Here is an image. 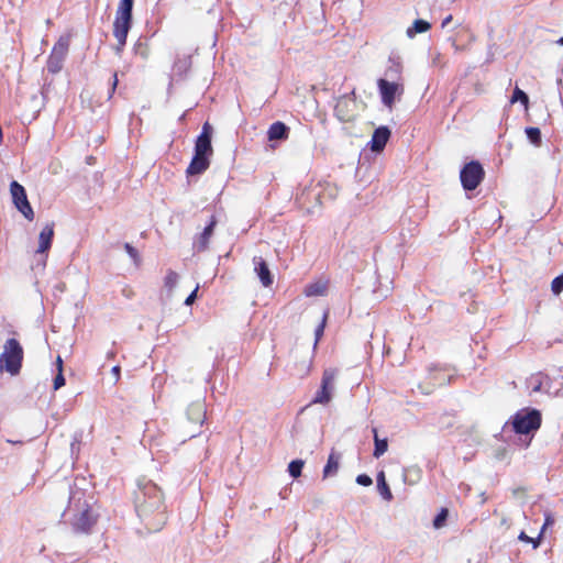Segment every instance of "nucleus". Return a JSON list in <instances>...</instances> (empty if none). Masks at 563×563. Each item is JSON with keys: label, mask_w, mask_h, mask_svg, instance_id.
<instances>
[{"label": "nucleus", "mask_w": 563, "mask_h": 563, "mask_svg": "<svg viewBox=\"0 0 563 563\" xmlns=\"http://www.w3.org/2000/svg\"><path fill=\"white\" fill-rule=\"evenodd\" d=\"M310 368H311V360L310 358L303 361L300 367H298L297 364H295V369L300 377L307 376L310 372Z\"/></svg>", "instance_id": "nucleus-30"}, {"label": "nucleus", "mask_w": 563, "mask_h": 563, "mask_svg": "<svg viewBox=\"0 0 563 563\" xmlns=\"http://www.w3.org/2000/svg\"><path fill=\"white\" fill-rule=\"evenodd\" d=\"M431 29V24L428 21L418 19L415 20L412 25L407 29V36L412 38L419 33L428 32Z\"/></svg>", "instance_id": "nucleus-19"}, {"label": "nucleus", "mask_w": 563, "mask_h": 563, "mask_svg": "<svg viewBox=\"0 0 563 563\" xmlns=\"http://www.w3.org/2000/svg\"><path fill=\"white\" fill-rule=\"evenodd\" d=\"M552 523H553V519H552V517H551L550 515H548V516L545 517V521H544V523H543V526H542V528H541V531H540V532H542V534H543V533H544V531H545V529H547V527H548V526H550V525H552Z\"/></svg>", "instance_id": "nucleus-40"}, {"label": "nucleus", "mask_w": 563, "mask_h": 563, "mask_svg": "<svg viewBox=\"0 0 563 563\" xmlns=\"http://www.w3.org/2000/svg\"><path fill=\"white\" fill-rule=\"evenodd\" d=\"M327 317H328V313H324L323 316V319L321 321V323L318 325V328L316 329L314 331V334H316V344L318 343V341L321 339V336L323 335V331H324V328H325V322H327Z\"/></svg>", "instance_id": "nucleus-33"}, {"label": "nucleus", "mask_w": 563, "mask_h": 563, "mask_svg": "<svg viewBox=\"0 0 563 563\" xmlns=\"http://www.w3.org/2000/svg\"><path fill=\"white\" fill-rule=\"evenodd\" d=\"M65 385V377L63 372H58V374L54 378V389L57 390Z\"/></svg>", "instance_id": "nucleus-36"}, {"label": "nucleus", "mask_w": 563, "mask_h": 563, "mask_svg": "<svg viewBox=\"0 0 563 563\" xmlns=\"http://www.w3.org/2000/svg\"><path fill=\"white\" fill-rule=\"evenodd\" d=\"M556 43H558L559 45L563 46V36H562V37H560V38L556 41Z\"/></svg>", "instance_id": "nucleus-45"}, {"label": "nucleus", "mask_w": 563, "mask_h": 563, "mask_svg": "<svg viewBox=\"0 0 563 563\" xmlns=\"http://www.w3.org/2000/svg\"><path fill=\"white\" fill-rule=\"evenodd\" d=\"M134 0H121L113 23V35L118 40L117 51L125 45L128 33L132 25V10Z\"/></svg>", "instance_id": "nucleus-3"}, {"label": "nucleus", "mask_w": 563, "mask_h": 563, "mask_svg": "<svg viewBox=\"0 0 563 563\" xmlns=\"http://www.w3.org/2000/svg\"><path fill=\"white\" fill-rule=\"evenodd\" d=\"M253 263H254V271L256 272V274L261 280V284L264 287H271L273 285L274 278H273V275L271 274V271L268 268L266 261L263 257L258 256V257L253 258Z\"/></svg>", "instance_id": "nucleus-13"}, {"label": "nucleus", "mask_w": 563, "mask_h": 563, "mask_svg": "<svg viewBox=\"0 0 563 563\" xmlns=\"http://www.w3.org/2000/svg\"><path fill=\"white\" fill-rule=\"evenodd\" d=\"M356 483L362 486H371L373 484V481L368 475L360 474L356 477Z\"/></svg>", "instance_id": "nucleus-35"}, {"label": "nucleus", "mask_w": 563, "mask_h": 563, "mask_svg": "<svg viewBox=\"0 0 563 563\" xmlns=\"http://www.w3.org/2000/svg\"><path fill=\"white\" fill-rule=\"evenodd\" d=\"M210 166V158L203 155L194 154L189 163L186 174L188 176L200 175L206 172Z\"/></svg>", "instance_id": "nucleus-15"}, {"label": "nucleus", "mask_w": 563, "mask_h": 563, "mask_svg": "<svg viewBox=\"0 0 563 563\" xmlns=\"http://www.w3.org/2000/svg\"><path fill=\"white\" fill-rule=\"evenodd\" d=\"M58 493L62 500H67V507L63 511L65 521L70 525L76 534H90L97 523L98 515L92 511L91 504L85 489L63 483Z\"/></svg>", "instance_id": "nucleus-1"}, {"label": "nucleus", "mask_w": 563, "mask_h": 563, "mask_svg": "<svg viewBox=\"0 0 563 563\" xmlns=\"http://www.w3.org/2000/svg\"><path fill=\"white\" fill-rule=\"evenodd\" d=\"M10 192L15 208L30 221L34 219V211L27 200L26 191L16 180L11 181Z\"/></svg>", "instance_id": "nucleus-7"}, {"label": "nucleus", "mask_w": 563, "mask_h": 563, "mask_svg": "<svg viewBox=\"0 0 563 563\" xmlns=\"http://www.w3.org/2000/svg\"><path fill=\"white\" fill-rule=\"evenodd\" d=\"M339 459H340V456L338 454H335L334 452H332L329 455L327 464L323 468V477H328L330 475L336 474V472L339 470Z\"/></svg>", "instance_id": "nucleus-22"}, {"label": "nucleus", "mask_w": 563, "mask_h": 563, "mask_svg": "<svg viewBox=\"0 0 563 563\" xmlns=\"http://www.w3.org/2000/svg\"><path fill=\"white\" fill-rule=\"evenodd\" d=\"M541 377H542V373H538L537 375H533L531 377V379L534 380V385L532 387L533 393H538L541 390L542 385H543Z\"/></svg>", "instance_id": "nucleus-34"}, {"label": "nucleus", "mask_w": 563, "mask_h": 563, "mask_svg": "<svg viewBox=\"0 0 563 563\" xmlns=\"http://www.w3.org/2000/svg\"><path fill=\"white\" fill-rule=\"evenodd\" d=\"M117 85H118V77H117V74L114 73L113 76H112V82H111V89H110V92H109V99L112 97L115 88H117Z\"/></svg>", "instance_id": "nucleus-39"}, {"label": "nucleus", "mask_w": 563, "mask_h": 563, "mask_svg": "<svg viewBox=\"0 0 563 563\" xmlns=\"http://www.w3.org/2000/svg\"><path fill=\"white\" fill-rule=\"evenodd\" d=\"M8 443H22L21 441L7 440Z\"/></svg>", "instance_id": "nucleus-46"}, {"label": "nucleus", "mask_w": 563, "mask_h": 563, "mask_svg": "<svg viewBox=\"0 0 563 563\" xmlns=\"http://www.w3.org/2000/svg\"><path fill=\"white\" fill-rule=\"evenodd\" d=\"M23 347L16 339H8L0 354V372L18 375L22 367Z\"/></svg>", "instance_id": "nucleus-4"}, {"label": "nucleus", "mask_w": 563, "mask_h": 563, "mask_svg": "<svg viewBox=\"0 0 563 563\" xmlns=\"http://www.w3.org/2000/svg\"><path fill=\"white\" fill-rule=\"evenodd\" d=\"M54 236V225L46 224L38 235V247L36 253H45L52 246V241Z\"/></svg>", "instance_id": "nucleus-17"}, {"label": "nucleus", "mask_w": 563, "mask_h": 563, "mask_svg": "<svg viewBox=\"0 0 563 563\" xmlns=\"http://www.w3.org/2000/svg\"><path fill=\"white\" fill-rule=\"evenodd\" d=\"M147 499L143 503V521L150 532L163 529L167 521L163 493L154 486H145Z\"/></svg>", "instance_id": "nucleus-2"}, {"label": "nucleus", "mask_w": 563, "mask_h": 563, "mask_svg": "<svg viewBox=\"0 0 563 563\" xmlns=\"http://www.w3.org/2000/svg\"><path fill=\"white\" fill-rule=\"evenodd\" d=\"M377 86L379 89L383 103L389 108L393 107L396 95H401L404 91V88L400 84L390 82L383 78L378 79Z\"/></svg>", "instance_id": "nucleus-12"}, {"label": "nucleus", "mask_w": 563, "mask_h": 563, "mask_svg": "<svg viewBox=\"0 0 563 563\" xmlns=\"http://www.w3.org/2000/svg\"><path fill=\"white\" fill-rule=\"evenodd\" d=\"M350 100L346 98H340L335 104L334 113L336 118L342 122H350L353 120V113L350 112L349 106Z\"/></svg>", "instance_id": "nucleus-18"}, {"label": "nucleus", "mask_w": 563, "mask_h": 563, "mask_svg": "<svg viewBox=\"0 0 563 563\" xmlns=\"http://www.w3.org/2000/svg\"><path fill=\"white\" fill-rule=\"evenodd\" d=\"M124 249L126 250L128 254L132 257L134 263H137V250L129 243L124 244Z\"/></svg>", "instance_id": "nucleus-37"}, {"label": "nucleus", "mask_w": 563, "mask_h": 563, "mask_svg": "<svg viewBox=\"0 0 563 563\" xmlns=\"http://www.w3.org/2000/svg\"><path fill=\"white\" fill-rule=\"evenodd\" d=\"M178 274L174 271H169L165 277V286L168 288L175 287L178 282Z\"/></svg>", "instance_id": "nucleus-32"}, {"label": "nucleus", "mask_w": 563, "mask_h": 563, "mask_svg": "<svg viewBox=\"0 0 563 563\" xmlns=\"http://www.w3.org/2000/svg\"><path fill=\"white\" fill-rule=\"evenodd\" d=\"M335 377V368H327L323 371L321 386L320 389L316 393L312 404L327 405L331 401Z\"/></svg>", "instance_id": "nucleus-8"}, {"label": "nucleus", "mask_w": 563, "mask_h": 563, "mask_svg": "<svg viewBox=\"0 0 563 563\" xmlns=\"http://www.w3.org/2000/svg\"><path fill=\"white\" fill-rule=\"evenodd\" d=\"M377 489L385 500L390 501L393 499L391 490L386 483L385 473L383 471L377 474Z\"/></svg>", "instance_id": "nucleus-20"}, {"label": "nucleus", "mask_w": 563, "mask_h": 563, "mask_svg": "<svg viewBox=\"0 0 563 563\" xmlns=\"http://www.w3.org/2000/svg\"><path fill=\"white\" fill-rule=\"evenodd\" d=\"M216 223H217V221H216L214 217H212L210 223L205 228V230L200 234V236H199L200 250L207 249V246L209 244V240H210L211 235L213 234V229L216 227Z\"/></svg>", "instance_id": "nucleus-21"}, {"label": "nucleus", "mask_w": 563, "mask_h": 563, "mask_svg": "<svg viewBox=\"0 0 563 563\" xmlns=\"http://www.w3.org/2000/svg\"><path fill=\"white\" fill-rule=\"evenodd\" d=\"M448 515H449V511L446 508H442L440 510V512L435 516L434 520H433V526L434 528H441L443 527L446 518H448Z\"/></svg>", "instance_id": "nucleus-29"}, {"label": "nucleus", "mask_w": 563, "mask_h": 563, "mask_svg": "<svg viewBox=\"0 0 563 563\" xmlns=\"http://www.w3.org/2000/svg\"><path fill=\"white\" fill-rule=\"evenodd\" d=\"M452 19L453 16L449 14L446 18L443 19L441 26L445 27L452 21Z\"/></svg>", "instance_id": "nucleus-41"}, {"label": "nucleus", "mask_w": 563, "mask_h": 563, "mask_svg": "<svg viewBox=\"0 0 563 563\" xmlns=\"http://www.w3.org/2000/svg\"><path fill=\"white\" fill-rule=\"evenodd\" d=\"M289 128L282 121H276L267 130L268 141H285L289 137Z\"/></svg>", "instance_id": "nucleus-16"}, {"label": "nucleus", "mask_w": 563, "mask_h": 563, "mask_svg": "<svg viewBox=\"0 0 563 563\" xmlns=\"http://www.w3.org/2000/svg\"><path fill=\"white\" fill-rule=\"evenodd\" d=\"M541 413L537 409L517 412L512 420V428L516 433L528 434L537 431L541 426Z\"/></svg>", "instance_id": "nucleus-5"}, {"label": "nucleus", "mask_w": 563, "mask_h": 563, "mask_svg": "<svg viewBox=\"0 0 563 563\" xmlns=\"http://www.w3.org/2000/svg\"><path fill=\"white\" fill-rule=\"evenodd\" d=\"M526 134L531 143L534 145L541 144V131L539 128L529 126L526 129Z\"/></svg>", "instance_id": "nucleus-28"}, {"label": "nucleus", "mask_w": 563, "mask_h": 563, "mask_svg": "<svg viewBox=\"0 0 563 563\" xmlns=\"http://www.w3.org/2000/svg\"><path fill=\"white\" fill-rule=\"evenodd\" d=\"M551 290L555 295H560L563 291V275H560L552 280Z\"/></svg>", "instance_id": "nucleus-31"}, {"label": "nucleus", "mask_w": 563, "mask_h": 563, "mask_svg": "<svg viewBox=\"0 0 563 563\" xmlns=\"http://www.w3.org/2000/svg\"><path fill=\"white\" fill-rule=\"evenodd\" d=\"M373 433H374V443H375L373 455H374V457L378 459L387 451L388 441L386 438L379 439L378 434H377V429H375V428L373 429Z\"/></svg>", "instance_id": "nucleus-23"}, {"label": "nucleus", "mask_w": 563, "mask_h": 563, "mask_svg": "<svg viewBox=\"0 0 563 563\" xmlns=\"http://www.w3.org/2000/svg\"><path fill=\"white\" fill-rule=\"evenodd\" d=\"M325 290H327V286L323 284H319V283L309 284L305 288V295L307 297L321 296V295H324Z\"/></svg>", "instance_id": "nucleus-24"}, {"label": "nucleus", "mask_w": 563, "mask_h": 563, "mask_svg": "<svg viewBox=\"0 0 563 563\" xmlns=\"http://www.w3.org/2000/svg\"><path fill=\"white\" fill-rule=\"evenodd\" d=\"M111 372H112V374L114 375L115 379H119V376H120V367H119V366H113Z\"/></svg>", "instance_id": "nucleus-42"}, {"label": "nucleus", "mask_w": 563, "mask_h": 563, "mask_svg": "<svg viewBox=\"0 0 563 563\" xmlns=\"http://www.w3.org/2000/svg\"><path fill=\"white\" fill-rule=\"evenodd\" d=\"M56 364H57L58 372H63V360L60 356L57 357Z\"/></svg>", "instance_id": "nucleus-43"}, {"label": "nucleus", "mask_w": 563, "mask_h": 563, "mask_svg": "<svg viewBox=\"0 0 563 563\" xmlns=\"http://www.w3.org/2000/svg\"><path fill=\"white\" fill-rule=\"evenodd\" d=\"M187 421L192 427L201 428L207 419V405L203 399L191 402L186 410Z\"/></svg>", "instance_id": "nucleus-11"}, {"label": "nucleus", "mask_w": 563, "mask_h": 563, "mask_svg": "<svg viewBox=\"0 0 563 563\" xmlns=\"http://www.w3.org/2000/svg\"><path fill=\"white\" fill-rule=\"evenodd\" d=\"M518 101L523 104L525 109H528V107H529V97H528V95L523 90H521L519 87H516L514 89L510 102L515 103V102H518Z\"/></svg>", "instance_id": "nucleus-25"}, {"label": "nucleus", "mask_w": 563, "mask_h": 563, "mask_svg": "<svg viewBox=\"0 0 563 563\" xmlns=\"http://www.w3.org/2000/svg\"><path fill=\"white\" fill-rule=\"evenodd\" d=\"M198 289H199V286H197L194 291L186 298L185 300V305L187 306H190L194 303V301L196 300L197 298V292H198Z\"/></svg>", "instance_id": "nucleus-38"}, {"label": "nucleus", "mask_w": 563, "mask_h": 563, "mask_svg": "<svg viewBox=\"0 0 563 563\" xmlns=\"http://www.w3.org/2000/svg\"><path fill=\"white\" fill-rule=\"evenodd\" d=\"M213 129L212 125L207 121L202 125L201 133L198 135L195 142V154L203 155L210 158L213 154L211 145Z\"/></svg>", "instance_id": "nucleus-10"}, {"label": "nucleus", "mask_w": 563, "mask_h": 563, "mask_svg": "<svg viewBox=\"0 0 563 563\" xmlns=\"http://www.w3.org/2000/svg\"><path fill=\"white\" fill-rule=\"evenodd\" d=\"M518 539L522 542L531 543L533 549H537L541 544L542 532H540L537 538H531L525 531H521L518 536Z\"/></svg>", "instance_id": "nucleus-27"}, {"label": "nucleus", "mask_w": 563, "mask_h": 563, "mask_svg": "<svg viewBox=\"0 0 563 563\" xmlns=\"http://www.w3.org/2000/svg\"><path fill=\"white\" fill-rule=\"evenodd\" d=\"M79 444V438L76 435L71 442V451L74 452L75 446Z\"/></svg>", "instance_id": "nucleus-44"}, {"label": "nucleus", "mask_w": 563, "mask_h": 563, "mask_svg": "<svg viewBox=\"0 0 563 563\" xmlns=\"http://www.w3.org/2000/svg\"><path fill=\"white\" fill-rule=\"evenodd\" d=\"M68 52V43L60 38L53 47L47 59V70L57 74L62 70L64 60Z\"/></svg>", "instance_id": "nucleus-9"}, {"label": "nucleus", "mask_w": 563, "mask_h": 563, "mask_svg": "<svg viewBox=\"0 0 563 563\" xmlns=\"http://www.w3.org/2000/svg\"><path fill=\"white\" fill-rule=\"evenodd\" d=\"M305 462L302 460H294L288 465V472L294 477L297 478L301 475Z\"/></svg>", "instance_id": "nucleus-26"}, {"label": "nucleus", "mask_w": 563, "mask_h": 563, "mask_svg": "<svg viewBox=\"0 0 563 563\" xmlns=\"http://www.w3.org/2000/svg\"><path fill=\"white\" fill-rule=\"evenodd\" d=\"M485 170L482 164L477 161H472L464 165L460 173L462 187L465 190H474L483 181Z\"/></svg>", "instance_id": "nucleus-6"}, {"label": "nucleus", "mask_w": 563, "mask_h": 563, "mask_svg": "<svg viewBox=\"0 0 563 563\" xmlns=\"http://www.w3.org/2000/svg\"><path fill=\"white\" fill-rule=\"evenodd\" d=\"M389 137L390 131L387 126L377 128L372 135L371 150L374 152L383 151Z\"/></svg>", "instance_id": "nucleus-14"}]
</instances>
